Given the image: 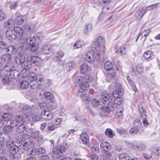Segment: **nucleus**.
<instances>
[{
  "instance_id": "nucleus-1",
  "label": "nucleus",
  "mask_w": 160,
  "mask_h": 160,
  "mask_svg": "<svg viewBox=\"0 0 160 160\" xmlns=\"http://www.w3.org/2000/svg\"><path fill=\"white\" fill-rule=\"evenodd\" d=\"M20 49L21 50V52L19 54H18V56L16 57L15 58V62L19 65L22 64L25 61L26 56H24V54L27 50V47L24 44L22 43L21 44Z\"/></svg>"
},
{
  "instance_id": "nucleus-2",
  "label": "nucleus",
  "mask_w": 160,
  "mask_h": 160,
  "mask_svg": "<svg viewBox=\"0 0 160 160\" xmlns=\"http://www.w3.org/2000/svg\"><path fill=\"white\" fill-rule=\"evenodd\" d=\"M28 118L29 116L25 115L23 116H17L10 122V125L13 127L18 126L22 124V123L28 121Z\"/></svg>"
},
{
  "instance_id": "nucleus-3",
  "label": "nucleus",
  "mask_w": 160,
  "mask_h": 160,
  "mask_svg": "<svg viewBox=\"0 0 160 160\" xmlns=\"http://www.w3.org/2000/svg\"><path fill=\"white\" fill-rule=\"evenodd\" d=\"M127 144L130 148L136 149L139 151H144L146 148L145 144L140 141H135L133 143L127 142Z\"/></svg>"
},
{
  "instance_id": "nucleus-4",
  "label": "nucleus",
  "mask_w": 160,
  "mask_h": 160,
  "mask_svg": "<svg viewBox=\"0 0 160 160\" xmlns=\"http://www.w3.org/2000/svg\"><path fill=\"white\" fill-rule=\"evenodd\" d=\"M27 44L29 45L28 49L32 52H34L37 50L39 47L38 44L36 42V40L33 37H30L26 40Z\"/></svg>"
},
{
  "instance_id": "nucleus-5",
  "label": "nucleus",
  "mask_w": 160,
  "mask_h": 160,
  "mask_svg": "<svg viewBox=\"0 0 160 160\" xmlns=\"http://www.w3.org/2000/svg\"><path fill=\"white\" fill-rule=\"evenodd\" d=\"M26 56L27 60L35 65L39 66L42 62V59L38 56H31L30 54L28 53L26 54Z\"/></svg>"
},
{
  "instance_id": "nucleus-6",
  "label": "nucleus",
  "mask_w": 160,
  "mask_h": 160,
  "mask_svg": "<svg viewBox=\"0 0 160 160\" xmlns=\"http://www.w3.org/2000/svg\"><path fill=\"white\" fill-rule=\"evenodd\" d=\"M7 147L9 148V153L13 155L16 154L19 151L18 147L12 141L7 142L6 143Z\"/></svg>"
},
{
  "instance_id": "nucleus-7",
  "label": "nucleus",
  "mask_w": 160,
  "mask_h": 160,
  "mask_svg": "<svg viewBox=\"0 0 160 160\" xmlns=\"http://www.w3.org/2000/svg\"><path fill=\"white\" fill-rule=\"evenodd\" d=\"M85 58L87 62L92 63L94 62L96 58L95 53L93 51H89L86 54Z\"/></svg>"
},
{
  "instance_id": "nucleus-8",
  "label": "nucleus",
  "mask_w": 160,
  "mask_h": 160,
  "mask_svg": "<svg viewBox=\"0 0 160 160\" xmlns=\"http://www.w3.org/2000/svg\"><path fill=\"white\" fill-rule=\"evenodd\" d=\"M116 107L113 102H109L107 106L102 108V111L104 112L109 113L114 110Z\"/></svg>"
},
{
  "instance_id": "nucleus-9",
  "label": "nucleus",
  "mask_w": 160,
  "mask_h": 160,
  "mask_svg": "<svg viewBox=\"0 0 160 160\" xmlns=\"http://www.w3.org/2000/svg\"><path fill=\"white\" fill-rule=\"evenodd\" d=\"M101 40L103 41V38L101 37H99L97 38V41L94 42L93 45H92V49L93 51L95 52H99L101 49L100 43Z\"/></svg>"
},
{
  "instance_id": "nucleus-10",
  "label": "nucleus",
  "mask_w": 160,
  "mask_h": 160,
  "mask_svg": "<svg viewBox=\"0 0 160 160\" xmlns=\"http://www.w3.org/2000/svg\"><path fill=\"white\" fill-rule=\"evenodd\" d=\"M53 113L50 111L45 110L42 111L41 113V117L47 120L51 119L53 117Z\"/></svg>"
},
{
  "instance_id": "nucleus-11",
  "label": "nucleus",
  "mask_w": 160,
  "mask_h": 160,
  "mask_svg": "<svg viewBox=\"0 0 160 160\" xmlns=\"http://www.w3.org/2000/svg\"><path fill=\"white\" fill-rule=\"evenodd\" d=\"M65 147L63 145H59L54 147L52 149V152L55 154H59L65 152Z\"/></svg>"
},
{
  "instance_id": "nucleus-12",
  "label": "nucleus",
  "mask_w": 160,
  "mask_h": 160,
  "mask_svg": "<svg viewBox=\"0 0 160 160\" xmlns=\"http://www.w3.org/2000/svg\"><path fill=\"white\" fill-rule=\"evenodd\" d=\"M32 110V108L29 106L26 105L24 106L22 110V112L23 114L22 116H23L24 115L29 116V118H28V121L30 120L31 117V112Z\"/></svg>"
},
{
  "instance_id": "nucleus-13",
  "label": "nucleus",
  "mask_w": 160,
  "mask_h": 160,
  "mask_svg": "<svg viewBox=\"0 0 160 160\" xmlns=\"http://www.w3.org/2000/svg\"><path fill=\"white\" fill-rule=\"evenodd\" d=\"M6 36L8 39L10 40H13L17 37L16 32L13 30H7L6 32Z\"/></svg>"
},
{
  "instance_id": "nucleus-14",
  "label": "nucleus",
  "mask_w": 160,
  "mask_h": 160,
  "mask_svg": "<svg viewBox=\"0 0 160 160\" xmlns=\"http://www.w3.org/2000/svg\"><path fill=\"white\" fill-rule=\"evenodd\" d=\"M41 53L44 54H50L52 51V46L48 44L43 46L41 48Z\"/></svg>"
},
{
  "instance_id": "nucleus-15",
  "label": "nucleus",
  "mask_w": 160,
  "mask_h": 160,
  "mask_svg": "<svg viewBox=\"0 0 160 160\" xmlns=\"http://www.w3.org/2000/svg\"><path fill=\"white\" fill-rule=\"evenodd\" d=\"M30 88L33 90H37L41 87V83L37 80H33L31 81L30 83Z\"/></svg>"
},
{
  "instance_id": "nucleus-16",
  "label": "nucleus",
  "mask_w": 160,
  "mask_h": 160,
  "mask_svg": "<svg viewBox=\"0 0 160 160\" xmlns=\"http://www.w3.org/2000/svg\"><path fill=\"white\" fill-rule=\"evenodd\" d=\"M34 145V143L32 142H23L22 146L21 145V148L25 150H28L31 147Z\"/></svg>"
},
{
  "instance_id": "nucleus-17",
  "label": "nucleus",
  "mask_w": 160,
  "mask_h": 160,
  "mask_svg": "<svg viewBox=\"0 0 160 160\" xmlns=\"http://www.w3.org/2000/svg\"><path fill=\"white\" fill-rule=\"evenodd\" d=\"M128 44L122 45L119 49V53L123 55L126 54L128 52Z\"/></svg>"
},
{
  "instance_id": "nucleus-18",
  "label": "nucleus",
  "mask_w": 160,
  "mask_h": 160,
  "mask_svg": "<svg viewBox=\"0 0 160 160\" xmlns=\"http://www.w3.org/2000/svg\"><path fill=\"white\" fill-rule=\"evenodd\" d=\"M8 149L6 147L3 140H0V151L3 154H6Z\"/></svg>"
},
{
  "instance_id": "nucleus-19",
  "label": "nucleus",
  "mask_w": 160,
  "mask_h": 160,
  "mask_svg": "<svg viewBox=\"0 0 160 160\" xmlns=\"http://www.w3.org/2000/svg\"><path fill=\"white\" fill-rule=\"evenodd\" d=\"M101 148L103 151L108 150L111 148V146L107 142H103L100 145Z\"/></svg>"
},
{
  "instance_id": "nucleus-20",
  "label": "nucleus",
  "mask_w": 160,
  "mask_h": 160,
  "mask_svg": "<svg viewBox=\"0 0 160 160\" xmlns=\"http://www.w3.org/2000/svg\"><path fill=\"white\" fill-rule=\"evenodd\" d=\"M57 107V104L56 103L53 101L51 102L48 103L47 105V108L46 110L51 111L52 109H54Z\"/></svg>"
},
{
  "instance_id": "nucleus-21",
  "label": "nucleus",
  "mask_w": 160,
  "mask_h": 160,
  "mask_svg": "<svg viewBox=\"0 0 160 160\" xmlns=\"http://www.w3.org/2000/svg\"><path fill=\"white\" fill-rule=\"evenodd\" d=\"M146 13L145 9L142 8L140 10L138 11L136 13L135 16L138 19L142 18L144 14Z\"/></svg>"
},
{
  "instance_id": "nucleus-22",
  "label": "nucleus",
  "mask_w": 160,
  "mask_h": 160,
  "mask_svg": "<svg viewBox=\"0 0 160 160\" xmlns=\"http://www.w3.org/2000/svg\"><path fill=\"white\" fill-rule=\"evenodd\" d=\"M19 82V87L22 89H26L29 86L28 82L26 80L24 79L21 81H20Z\"/></svg>"
},
{
  "instance_id": "nucleus-23",
  "label": "nucleus",
  "mask_w": 160,
  "mask_h": 160,
  "mask_svg": "<svg viewBox=\"0 0 160 160\" xmlns=\"http://www.w3.org/2000/svg\"><path fill=\"white\" fill-rule=\"evenodd\" d=\"M80 138L84 143L87 144L89 141V138L85 132L82 133L80 136Z\"/></svg>"
},
{
  "instance_id": "nucleus-24",
  "label": "nucleus",
  "mask_w": 160,
  "mask_h": 160,
  "mask_svg": "<svg viewBox=\"0 0 160 160\" xmlns=\"http://www.w3.org/2000/svg\"><path fill=\"white\" fill-rule=\"evenodd\" d=\"M12 57L10 54H6L2 56L1 59L2 62H10Z\"/></svg>"
},
{
  "instance_id": "nucleus-25",
  "label": "nucleus",
  "mask_w": 160,
  "mask_h": 160,
  "mask_svg": "<svg viewBox=\"0 0 160 160\" xmlns=\"http://www.w3.org/2000/svg\"><path fill=\"white\" fill-rule=\"evenodd\" d=\"M117 130L120 135L122 137H126L128 136V131L123 128L117 129Z\"/></svg>"
},
{
  "instance_id": "nucleus-26",
  "label": "nucleus",
  "mask_w": 160,
  "mask_h": 160,
  "mask_svg": "<svg viewBox=\"0 0 160 160\" xmlns=\"http://www.w3.org/2000/svg\"><path fill=\"white\" fill-rule=\"evenodd\" d=\"M24 18L22 15L16 17L15 19V22L16 24L17 25H21L24 22Z\"/></svg>"
},
{
  "instance_id": "nucleus-27",
  "label": "nucleus",
  "mask_w": 160,
  "mask_h": 160,
  "mask_svg": "<svg viewBox=\"0 0 160 160\" xmlns=\"http://www.w3.org/2000/svg\"><path fill=\"white\" fill-rule=\"evenodd\" d=\"M35 27V25L32 24L24 25L23 26V27L24 28L25 31L28 32H30L33 31Z\"/></svg>"
},
{
  "instance_id": "nucleus-28",
  "label": "nucleus",
  "mask_w": 160,
  "mask_h": 160,
  "mask_svg": "<svg viewBox=\"0 0 160 160\" xmlns=\"http://www.w3.org/2000/svg\"><path fill=\"white\" fill-rule=\"evenodd\" d=\"M14 24L13 20L12 18H10L4 22V26L5 28H8L13 26Z\"/></svg>"
},
{
  "instance_id": "nucleus-29",
  "label": "nucleus",
  "mask_w": 160,
  "mask_h": 160,
  "mask_svg": "<svg viewBox=\"0 0 160 160\" xmlns=\"http://www.w3.org/2000/svg\"><path fill=\"white\" fill-rule=\"evenodd\" d=\"M31 136L33 138H38L40 139H42L43 138V136L38 131L32 132L31 133Z\"/></svg>"
},
{
  "instance_id": "nucleus-30",
  "label": "nucleus",
  "mask_w": 160,
  "mask_h": 160,
  "mask_svg": "<svg viewBox=\"0 0 160 160\" xmlns=\"http://www.w3.org/2000/svg\"><path fill=\"white\" fill-rule=\"evenodd\" d=\"M88 65L86 63H84L81 65L80 67V71L82 74H85L88 70Z\"/></svg>"
},
{
  "instance_id": "nucleus-31",
  "label": "nucleus",
  "mask_w": 160,
  "mask_h": 160,
  "mask_svg": "<svg viewBox=\"0 0 160 160\" xmlns=\"http://www.w3.org/2000/svg\"><path fill=\"white\" fill-rule=\"evenodd\" d=\"M139 110L140 112L139 115L141 118L143 119L144 118H146L147 115L146 112L143 109V107L142 106L140 107H138Z\"/></svg>"
},
{
  "instance_id": "nucleus-32",
  "label": "nucleus",
  "mask_w": 160,
  "mask_h": 160,
  "mask_svg": "<svg viewBox=\"0 0 160 160\" xmlns=\"http://www.w3.org/2000/svg\"><path fill=\"white\" fill-rule=\"evenodd\" d=\"M14 67V65L12 63L7 62L5 66V70L8 72H9L12 70Z\"/></svg>"
},
{
  "instance_id": "nucleus-33",
  "label": "nucleus",
  "mask_w": 160,
  "mask_h": 160,
  "mask_svg": "<svg viewBox=\"0 0 160 160\" xmlns=\"http://www.w3.org/2000/svg\"><path fill=\"white\" fill-rule=\"evenodd\" d=\"M116 108H117V110L116 112L115 117L118 118L122 116L123 109L122 108L121 106H118L116 107Z\"/></svg>"
},
{
  "instance_id": "nucleus-34",
  "label": "nucleus",
  "mask_w": 160,
  "mask_h": 160,
  "mask_svg": "<svg viewBox=\"0 0 160 160\" xmlns=\"http://www.w3.org/2000/svg\"><path fill=\"white\" fill-rule=\"evenodd\" d=\"M6 51L11 54H13L16 52V49L14 46H9L6 48Z\"/></svg>"
},
{
  "instance_id": "nucleus-35",
  "label": "nucleus",
  "mask_w": 160,
  "mask_h": 160,
  "mask_svg": "<svg viewBox=\"0 0 160 160\" xmlns=\"http://www.w3.org/2000/svg\"><path fill=\"white\" fill-rule=\"evenodd\" d=\"M9 76L10 78H15L19 75V73L18 71L16 70H12L10 72Z\"/></svg>"
},
{
  "instance_id": "nucleus-36",
  "label": "nucleus",
  "mask_w": 160,
  "mask_h": 160,
  "mask_svg": "<svg viewBox=\"0 0 160 160\" xmlns=\"http://www.w3.org/2000/svg\"><path fill=\"white\" fill-rule=\"evenodd\" d=\"M26 129V128L25 125L22 123V124L19 125L17 128V132L19 133H22L24 132Z\"/></svg>"
},
{
  "instance_id": "nucleus-37",
  "label": "nucleus",
  "mask_w": 160,
  "mask_h": 160,
  "mask_svg": "<svg viewBox=\"0 0 160 160\" xmlns=\"http://www.w3.org/2000/svg\"><path fill=\"white\" fill-rule=\"evenodd\" d=\"M104 68L106 70H109L113 69L112 63L110 61L106 62L104 64Z\"/></svg>"
},
{
  "instance_id": "nucleus-38",
  "label": "nucleus",
  "mask_w": 160,
  "mask_h": 160,
  "mask_svg": "<svg viewBox=\"0 0 160 160\" xmlns=\"http://www.w3.org/2000/svg\"><path fill=\"white\" fill-rule=\"evenodd\" d=\"M153 55L152 52L150 51H147L145 52L143 55V57L145 59H148L151 58Z\"/></svg>"
},
{
  "instance_id": "nucleus-39",
  "label": "nucleus",
  "mask_w": 160,
  "mask_h": 160,
  "mask_svg": "<svg viewBox=\"0 0 160 160\" xmlns=\"http://www.w3.org/2000/svg\"><path fill=\"white\" fill-rule=\"evenodd\" d=\"M80 89L86 90L88 89L89 87V84L87 82H83L80 85Z\"/></svg>"
},
{
  "instance_id": "nucleus-40",
  "label": "nucleus",
  "mask_w": 160,
  "mask_h": 160,
  "mask_svg": "<svg viewBox=\"0 0 160 160\" xmlns=\"http://www.w3.org/2000/svg\"><path fill=\"white\" fill-rule=\"evenodd\" d=\"M28 78L30 80L32 81L36 80L37 78L36 74L33 72H30L28 75Z\"/></svg>"
},
{
  "instance_id": "nucleus-41",
  "label": "nucleus",
  "mask_w": 160,
  "mask_h": 160,
  "mask_svg": "<svg viewBox=\"0 0 160 160\" xmlns=\"http://www.w3.org/2000/svg\"><path fill=\"white\" fill-rule=\"evenodd\" d=\"M127 79L128 82V83L131 86L133 90L134 91H136L137 88H136V87L135 86V85L132 82V81L131 80L130 77L129 76H127Z\"/></svg>"
},
{
  "instance_id": "nucleus-42",
  "label": "nucleus",
  "mask_w": 160,
  "mask_h": 160,
  "mask_svg": "<svg viewBox=\"0 0 160 160\" xmlns=\"http://www.w3.org/2000/svg\"><path fill=\"white\" fill-rule=\"evenodd\" d=\"M101 96L102 98H104L105 100H108L110 98V95L106 91H102L101 92Z\"/></svg>"
},
{
  "instance_id": "nucleus-43",
  "label": "nucleus",
  "mask_w": 160,
  "mask_h": 160,
  "mask_svg": "<svg viewBox=\"0 0 160 160\" xmlns=\"http://www.w3.org/2000/svg\"><path fill=\"white\" fill-rule=\"evenodd\" d=\"M122 90L121 88L119 90H115L113 92L112 96L114 98H118L121 96L122 93Z\"/></svg>"
},
{
  "instance_id": "nucleus-44",
  "label": "nucleus",
  "mask_w": 160,
  "mask_h": 160,
  "mask_svg": "<svg viewBox=\"0 0 160 160\" xmlns=\"http://www.w3.org/2000/svg\"><path fill=\"white\" fill-rule=\"evenodd\" d=\"M7 47V44L5 42L0 41V53H2L3 50H6Z\"/></svg>"
},
{
  "instance_id": "nucleus-45",
  "label": "nucleus",
  "mask_w": 160,
  "mask_h": 160,
  "mask_svg": "<svg viewBox=\"0 0 160 160\" xmlns=\"http://www.w3.org/2000/svg\"><path fill=\"white\" fill-rule=\"evenodd\" d=\"M44 95L46 98L49 100H51L53 98V94L50 92H46L44 93Z\"/></svg>"
},
{
  "instance_id": "nucleus-46",
  "label": "nucleus",
  "mask_w": 160,
  "mask_h": 160,
  "mask_svg": "<svg viewBox=\"0 0 160 160\" xmlns=\"http://www.w3.org/2000/svg\"><path fill=\"white\" fill-rule=\"evenodd\" d=\"M26 59L27 62L24 61V62L22 64V66H23V68L25 69H28V68H30L31 67V65L30 64V62L28 61L27 59V58H26Z\"/></svg>"
},
{
  "instance_id": "nucleus-47",
  "label": "nucleus",
  "mask_w": 160,
  "mask_h": 160,
  "mask_svg": "<svg viewBox=\"0 0 160 160\" xmlns=\"http://www.w3.org/2000/svg\"><path fill=\"white\" fill-rule=\"evenodd\" d=\"M11 118V115L8 113H5L2 116V118L3 120L6 121H9Z\"/></svg>"
},
{
  "instance_id": "nucleus-48",
  "label": "nucleus",
  "mask_w": 160,
  "mask_h": 160,
  "mask_svg": "<svg viewBox=\"0 0 160 160\" xmlns=\"http://www.w3.org/2000/svg\"><path fill=\"white\" fill-rule=\"evenodd\" d=\"M57 128L55 125L52 124L51 123H48L47 130L48 131H53Z\"/></svg>"
},
{
  "instance_id": "nucleus-49",
  "label": "nucleus",
  "mask_w": 160,
  "mask_h": 160,
  "mask_svg": "<svg viewBox=\"0 0 160 160\" xmlns=\"http://www.w3.org/2000/svg\"><path fill=\"white\" fill-rule=\"evenodd\" d=\"M13 127L11 125H7L3 128L4 131L6 133H9L13 131Z\"/></svg>"
},
{
  "instance_id": "nucleus-50",
  "label": "nucleus",
  "mask_w": 160,
  "mask_h": 160,
  "mask_svg": "<svg viewBox=\"0 0 160 160\" xmlns=\"http://www.w3.org/2000/svg\"><path fill=\"white\" fill-rule=\"evenodd\" d=\"M150 150L152 153H155L156 155L160 156V148H152L150 149Z\"/></svg>"
},
{
  "instance_id": "nucleus-51",
  "label": "nucleus",
  "mask_w": 160,
  "mask_h": 160,
  "mask_svg": "<svg viewBox=\"0 0 160 160\" xmlns=\"http://www.w3.org/2000/svg\"><path fill=\"white\" fill-rule=\"evenodd\" d=\"M13 31L16 32V34L18 33V34L22 35L23 33V30L22 28L20 27H16L14 28Z\"/></svg>"
},
{
  "instance_id": "nucleus-52",
  "label": "nucleus",
  "mask_w": 160,
  "mask_h": 160,
  "mask_svg": "<svg viewBox=\"0 0 160 160\" xmlns=\"http://www.w3.org/2000/svg\"><path fill=\"white\" fill-rule=\"evenodd\" d=\"M37 150L36 148L35 147H31L28 150V154L30 155H34L36 153H37Z\"/></svg>"
},
{
  "instance_id": "nucleus-53",
  "label": "nucleus",
  "mask_w": 160,
  "mask_h": 160,
  "mask_svg": "<svg viewBox=\"0 0 160 160\" xmlns=\"http://www.w3.org/2000/svg\"><path fill=\"white\" fill-rule=\"evenodd\" d=\"M75 63L74 62L71 61L67 64V68L69 70L72 69L74 67Z\"/></svg>"
},
{
  "instance_id": "nucleus-54",
  "label": "nucleus",
  "mask_w": 160,
  "mask_h": 160,
  "mask_svg": "<svg viewBox=\"0 0 160 160\" xmlns=\"http://www.w3.org/2000/svg\"><path fill=\"white\" fill-rule=\"evenodd\" d=\"M158 4V3H156L146 7L145 9V11L146 12L147 11H149L154 9L157 7Z\"/></svg>"
},
{
  "instance_id": "nucleus-55",
  "label": "nucleus",
  "mask_w": 160,
  "mask_h": 160,
  "mask_svg": "<svg viewBox=\"0 0 160 160\" xmlns=\"http://www.w3.org/2000/svg\"><path fill=\"white\" fill-rule=\"evenodd\" d=\"M83 78L82 77L78 76L76 78L75 82L76 83L80 86V85L83 82Z\"/></svg>"
},
{
  "instance_id": "nucleus-56",
  "label": "nucleus",
  "mask_w": 160,
  "mask_h": 160,
  "mask_svg": "<svg viewBox=\"0 0 160 160\" xmlns=\"http://www.w3.org/2000/svg\"><path fill=\"white\" fill-rule=\"evenodd\" d=\"M128 157L127 154L122 153L119 154V160H127Z\"/></svg>"
},
{
  "instance_id": "nucleus-57",
  "label": "nucleus",
  "mask_w": 160,
  "mask_h": 160,
  "mask_svg": "<svg viewBox=\"0 0 160 160\" xmlns=\"http://www.w3.org/2000/svg\"><path fill=\"white\" fill-rule=\"evenodd\" d=\"M82 43L81 41H78L73 45V48L75 49H78L82 47Z\"/></svg>"
},
{
  "instance_id": "nucleus-58",
  "label": "nucleus",
  "mask_w": 160,
  "mask_h": 160,
  "mask_svg": "<svg viewBox=\"0 0 160 160\" xmlns=\"http://www.w3.org/2000/svg\"><path fill=\"white\" fill-rule=\"evenodd\" d=\"M105 134L107 136L110 138L112 137L113 136L112 130L109 128H108L106 129Z\"/></svg>"
},
{
  "instance_id": "nucleus-59",
  "label": "nucleus",
  "mask_w": 160,
  "mask_h": 160,
  "mask_svg": "<svg viewBox=\"0 0 160 160\" xmlns=\"http://www.w3.org/2000/svg\"><path fill=\"white\" fill-rule=\"evenodd\" d=\"M39 107L43 111L46 110V108H47V105L46 103L44 102H42L38 104Z\"/></svg>"
},
{
  "instance_id": "nucleus-60",
  "label": "nucleus",
  "mask_w": 160,
  "mask_h": 160,
  "mask_svg": "<svg viewBox=\"0 0 160 160\" xmlns=\"http://www.w3.org/2000/svg\"><path fill=\"white\" fill-rule=\"evenodd\" d=\"M7 17L5 13L3 11L0 10V21H2L5 19Z\"/></svg>"
},
{
  "instance_id": "nucleus-61",
  "label": "nucleus",
  "mask_w": 160,
  "mask_h": 160,
  "mask_svg": "<svg viewBox=\"0 0 160 160\" xmlns=\"http://www.w3.org/2000/svg\"><path fill=\"white\" fill-rule=\"evenodd\" d=\"M103 153L104 156L106 158H111L112 154L111 152L108 150L103 151Z\"/></svg>"
},
{
  "instance_id": "nucleus-62",
  "label": "nucleus",
  "mask_w": 160,
  "mask_h": 160,
  "mask_svg": "<svg viewBox=\"0 0 160 160\" xmlns=\"http://www.w3.org/2000/svg\"><path fill=\"white\" fill-rule=\"evenodd\" d=\"M83 90L78 89V91L77 94L78 96H79L81 98H83L86 94L85 93V92Z\"/></svg>"
},
{
  "instance_id": "nucleus-63",
  "label": "nucleus",
  "mask_w": 160,
  "mask_h": 160,
  "mask_svg": "<svg viewBox=\"0 0 160 160\" xmlns=\"http://www.w3.org/2000/svg\"><path fill=\"white\" fill-rule=\"evenodd\" d=\"M136 72L139 74H142L143 71V68L142 66H138L136 68Z\"/></svg>"
},
{
  "instance_id": "nucleus-64",
  "label": "nucleus",
  "mask_w": 160,
  "mask_h": 160,
  "mask_svg": "<svg viewBox=\"0 0 160 160\" xmlns=\"http://www.w3.org/2000/svg\"><path fill=\"white\" fill-rule=\"evenodd\" d=\"M138 128L134 126L131 128L130 130V132L131 133H137L138 132Z\"/></svg>"
}]
</instances>
